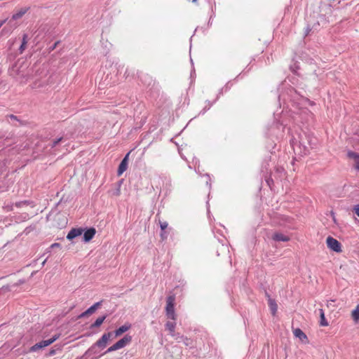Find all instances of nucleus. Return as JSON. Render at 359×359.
Here are the masks:
<instances>
[{"instance_id":"nucleus-30","label":"nucleus","mask_w":359,"mask_h":359,"mask_svg":"<svg viewBox=\"0 0 359 359\" xmlns=\"http://www.w3.org/2000/svg\"><path fill=\"white\" fill-rule=\"evenodd\" d=\"M285 222H291V221L290 220V219L288 217H287L285 219Z\"/></svg>"},{"instance_id":"nucleus-6","label":"nucleus","mask_w":359,"mask_h":359,"mask_svg":"<svg viewBox=\"0 0 359 359\" xmlns=\"http://www.w3.org/2000/svg\"><path fill=\"white\" fill-rule=\"evenodd\" d=\"M132 340V337L126 334L121 339L118 341L116 344L117 348L121 349L125 347L127 344H128Z\"/></svg>"},{"instance_id":"nucleus-27","label":"nucleus","mask_w":359,"mask_h":359,"mask_svg":"<svg viewBox=\"0 0 359 359\" xmlns=\"http://www.w3.org/2000/svg\"><path fill=\"white\" fill-rule=\"evenodd\" d=\"M354 212L355 215H357L359 217V205H356L354 208Z\"/></svg>"},{"instance_id":"nucleus-3","label":"nucleus","mask_w":359,"mask_h":359,"mask_svg":"<svg viewBox=\"0 0 359 359\" xmlns=\"http://www.w3.org/2000/svg\"><path fill=\"white\" fill-rule=\"evenodd\" d=\"M58 335L53 336L51 339H47V340H43L39 343H36L34 346H32L30 348V351L32 352L37 351L39 349H41L43 348H45L52 343H53L55 341H56L58 339Z\"/></svg>"},{"instance_id":"nucleus-1","label":"nucleus","mask_w":359,"mask_h":359,"mask_svg":"<svg viewBox=\"0 0 359 359\" xmlns=\"http://www.w3.org/2000/svg\"><path fill=\"white\" fill-rule=\"evenodd\" d=\"M175 297L174 295H170L167 297L166 299V306H165V311H166V316L168 318H170L172 320H175L176 315L175 313Z\"/></svg>"},{"instance_id":"nucleus-12","label":"nucleus","mask_w":359,"mask_h":359,"mask_svg":"<svg viewBox=\"0 0 359 359\" xmlns=\"http://www.w3.org/2000/svg\"><path fill=\"white\" fill-rule=\"evenodd\" d=\"M293 334L295 337L299 338L302 341L307 340V337L300 328L293 330Z\"/></svg>"},{"instance_id":"nucleus-26","label":"nucleus","mask_w":359,"mask_h":359,"mask_svg":"<svg viewBox=\"0 0 359 359\" xmlns=\"http://www.w3.org/2000/svg\"><path fill=\"white\" fill-rule=\"evenodd\" d=\"M62 140V137L55 140L53 142V144H52V147H55L60 141Z\"/></svg>"},{"instance_id":"nucleus-23","label":"nucleus","mask_w":359,"mask_h":359,"mask_svg":"<svg viewBox=\"0 0 359 359\" xmlns=\"http://www.w3.org/2000/svg\"><path fill=\"white\" fill-rule=\"evenodd\" d=\"M177 342H182V339H184L185 337L180 335L179 333H177L175 337H172Z\"/></svg>"},{"instance_id":"nucleus-25","label":"nucleus","mask_w":359,"mask_h":359,"mask_svg":"<svg viewBox=\"0 0 359 359\" xmlns=\"http://www.w3.org/2000/svg\"><path fill=\"white\" fill-rule=\"evenodd\" d=\"M182 342H183L186 346H189L191 344L190 339L187 337H184V339H182Z\"/></svg>"},{"instance_id":"nucleus-20","label":"nucleus","mask_w":359,"mask_h":359,"mask_svg":"<svg viewBox=\"0 0 359 359\" xmlns=\"http://www.w3.org/2000/svg\"><path fill=\"white\" fill-rule=\"evenodd\" d=\"M27 43V34H24L23 37H22V44L20 46V53H22L23 50L25 49Z\"/></svg>"},{"instance_id":"nucleus-11","label":"nucleus","mask_w":359,"mask_h":359,"mask_svg":"<svg viewBox=\"0 0 359 359\" xmlns=\"http://www.w3.org/2000/svg\"><path fill=\"white\" fill-rule=\"evenodd\" d=\"M29 9V7H25L20 8L15 13H14L12 16V20H16L21 18Z\"/></svg>"},{"instance_id":"nucleus-14","label":"nucleus","mask_w":359,"mask_h":359,"mask_svg":"<svg viewBox=\"0 0 359 359\" xmlns=\"http://www.w3.org/2000/svg\"><path fill=\"white\" fill-rule=\"evenodd\" d=\"M175 323L170 321H168L165 324V327L169 331L170 334L172 337H175L177 335V333L175 332Z\"/></svg>"},{"instance_id":"nucleus-21","label":"nucleus","mask_w":359,"mask_h":359,"mask_svg":"<svg viewBox=\"0 0 359 359\" xmlns=\"http://www.w3.org/2000/svg\"><path fill=\"white\" fill-rule=\"evenodd\" d=\"M161 226V233H160V235H161V237L162 238V240H165V238H167V232L165 231L166 228L168 226Z\"/></svg>"},{"instance_id":"nucleus-19","label":"nucleus","mask_w":359,"mask_h":359,"mask_svg":"<svg viewBox=\"0 0 359 359\" xmlns=\"http://www.w3.org/2000/svg\"><path fill=\"white\" fill-rule=\"evenodd\" d=\"M106 319V316H103L102 317H99L95 321L94 323H93L91 325H90V327L91 328H93V327H100L102 323L104 322V320Z\"/></svg>"},{"instance_id":"nucleus-10","label":"nucleus","mask_w":359,"mask_h":359,"mask_svg":"<svg viewBox=\"0 0 359 359\" xmlns=\"http://www.w3.org/2000/svg\"><path fill=\"white\" fill-rule=\"evenodd\" d=\"M83 229H72L67 236V238L72 240L82 234Z\"/></svg>"},{"instance_id":"nucleus-8","label":"nucleus","mask_w":359,"mask_h":359,"mask_svg":"<svg viewBox=\"0 0 359 359\" xmlns=\"http://www.w3.org/2000/svg\"><path fill=\"white\" fill-rule=\"evenodd\" d=\"M347 156L354 161V167L359 171V154L350 151L347 153Z\"/></svg>"},{"instance_id":"nucleus-2","label":"nucleus","mask_w":359,"mask_h":359,"mask_svg":"<svg viewBox=\"0 0 359 359\" xmlns=\"http://www.w3.org/2000/svg\"><path fill=\"white\" fill-rule=\"evenodd\" d=\"M112 333L107 332L104 333L102 337L96 341V343L92 346L86 352V353L94 351V349L96 346H98L101 348H104L106 347L108 341L111 337Z\"/></svg>"},{"instance_id":"nucleus-32","label":"nucleus","mask_w":359,"mask_h":359,"mask_svg":"<svg viewBox=\"0 0 359 359\" xmlns=\"http://www.w3.org/2000/svg\"><path fill=\"white\" fill-rule=\"evenodd\" d=\"M54 353H55V351H50V355H53V354H54Z\"/></svg>"},{"instance_id":"nucleus-7","label":"nucleus","mask_w":359,"mask_h":359,"mask_svg":"<svg viewBox=\"0 0 359 359\" xmlns=\"http://www.w3.org/2000/svg\"><path fill=\"white\" fill-rule=\"evenodd\" d=\"M129 154L130 153H128L126 154V156L122 160V161L121 162V163L118 166V176L121 175L123 173V172L126 171L127 169L128 158Z\"/></svg>"},{"instance_id":"nucleus-13","label":"nucleus","mask_w":359,"mask_h":359,"mask_svg":"<svg viewBox=\"0 0 359 359\" xmlns=\"http://www.w3.org/2000/svg\"><path fill=\"white\" fill-rule=\"evenodd\" d=\"M131 325L129 323H126L125 325L121 326L119 328L115 330V336L118 337L121 335L123 333L127 332Z\"/></svg>"},{"instance_id":"nucleus-29","label":"nucleus","mask_w":359,"mask_h":359,"mask_svg":"<svg viewBox=\"0 0 359 359\" xmlns=\"http://www.w3.org/2000/svg\"><path fill=\"white\" fill-rule=\"evenodd\" d=\"M59 43H60L59 41H56V42L54 43V45L53 46V47H51L50 50H54V49L57 46V45L59 44Z\"/></svg>"},{"instance_id":"nucleus-17","label":"nucleus","mask_w":359,"mask_h":359,"mask_svg":"<svg viewBox=\"0 0 359 359\" xmlns=\"http://www.w3.org/2000/svg\"><path fill=\"white\" fill-rule=\"evenodd\" d=\"M319 314H320V325L321 326H327L328 323H327V320L325 319L324 311L322 309H319Z\"/></svg>"},{"instance_id":"nucleus-22","label":"nucleus","mask_w":359,"mask_h":359,"mask_svg":"<svg viewBox=\"0 0 359 359\" xmlns=\"http://www.w3.org/2000/svg\"><path fill=\"white\" fill-rule=\"evenodd\" d=\"M116 350H118V348H117L116 344H114L106 351L105 353H110Z\"/></svg>"},{"instance_id":"nucleus-9","label":"nucleus","mask_w":359,"mask_h":359,"mask_svg":"<svg viewBox=\"0 0 359 359\" xmlns=\"http://www.w3.org/2000/svg\"><path fill=\"white\" fill-rule=\"evenodd\" d=\"M96 231L94 228L87 229L83 234V241L89 242L95 236Z\"/></svg>"},{"instance_id":"nucleus-31","label":"nucleus","mask_w":359,"mask_h":359,"mask_svg":"<svg viewBox=\"0 0 359 359\" xmlns=\"http://www.w3.org/2000/svg\"><path fill=\"white\" fill-rule=\"evenodd\" d=\"M46 262V259H45V260L42 262V265H43V266L45 264Z\"/></svg>"},{"instance_id":"nucleus-16","label":"nucleus","mask_w":359,"mask_h":359,"mask_svg":"<svg viewBox=\"0 0 359 359\" xmlns=\"http://www.w3.org/2000/svg\"><path fill=\"white\" fill-rule=\"evenodd\" d=\"M268 302H269V306L271 311V313L273 316H274L277 311L278 306L274 299L269 298Z\"/></svg>"},{"instance_id":"nucleus-18","label":"nucleus","mask_w":359,"mask_h":359,"mask_svg":"<svg viewBox=\"0 0 359 359\" xmlns=\"http://www.w3.org/2000/svg\"><path fill=\"white\" fill-rule=\"evenodd\" d=\"M351 317L355 322L359 321V304L351 312Z\"/></svg>"},{"instance_id":"nucleus-15","label":"nucleus","mask_w":359,"mask_h":359,"mask_svg":"<svg viewBox=\"0 0 359 359\" xmlns=\"http://www.w3.org/2000/svg\"><path fill=\"white\" fill-rule=\"evenodd\" d=\"M273 239L277 241L286 242L290 240V238L287 236L284 235L281 233H276L273 236Z\"/></svg>"},{"instance_id":"nucleus-24","label":"nucleus","mask_w":359,"mask_h":359,"mask_svg":"<svg viewBox=\"0 0 359 359\" xmlns=\"http://www.w3.org/2000/svg\"><path fill=\"white\" fill-rule=\"evenodd\" d=\"M28 204H29L28 201H22V202L15 203V206L21 207L22 205H27Z\"/></svg>"},{"instance_id":"nucleus-28","label":"nucleus","mask_w":359,"mask_h":359,"mask_svg":"<svg viewBox=\"0 0 359 359\" xmlns=\"http://www.w3.org/2000/svg\"><path fill=\"white\" fill-rule=\"evenodd\" d=\"M59 247H60V245L57 243H55L50 246V248H59Z\"/></svg>"},{"instance_id":"nucleus-5","label":"nucleus","mask_w":359,"mask_h":359,"mask_svg":"<svg viewBox=\"0 0 359 359\" xmlns=\"http://www.w3.org/2000/svg\"><path fill=\"white\" fill-rule=\"evenodd\" d=\"M101 305V302H97L88 308L86 311L83 312L79 318H84L86 316H90L95 312V311L98 309V307Z\"/></svg>"},{"instance_id":"nucleus-4","label":"nucleus","mask_w":359,"mask_h":359,"mask_svg":"<svg viewBox=\"0 0 359 359\" xmlns=\"http://www.w3.org/2000/svg\"><path fill=\"white\" fill-rule=\"evenodd\" d=\"M326 244L330 250L338 253L341 252V243L332 236H328L326 238Z\"/></svg>"}]
</instances>
